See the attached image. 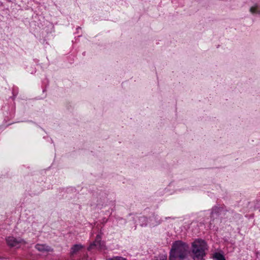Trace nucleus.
<instances>
[{
	"mask_svg": "<svg viewBox=\"0 0 260 260\" xmlns=\"http://www.w3.org/2000/svg\"><path fill=\"white\" fill-rule=\"evenodd\" d=\"M189 253V245L181 240L172 243L169 253V260H184Z\"/></svg>",
	"mask_w": 260,
	"mask_h": 260,
	"instance_id": "obj_1",
	"label": "nucleus"
},
{
	"mask_svg": "<svg viewBox=\"0 0 260 260\" xmlns=\"http://www.w3.org/2000/svg\"><path fill=\"white\" fill-rule=\"evenodd\" d=\"M208 249L207 243L201 239H196L191 243V251L194 260H202L206 255L205 251Z\"/></svg>",
	"mask_w": 260,
	"mask_h": 260,
	"instance_id": "obj_2",
	"label": "nucleus"
},
{
	"mask_svg": "<svg viewBox=\"0 0 260 260\" xmlns=\"http://www.w3.org/2000/svg\"><path fill=\"white\" fill-rule=\"evenodd\" d=\"M7 244L11 247L18 246L20 243H24V241L21 238H15L12 236H9L6 239Z\"/></svg>",
	"mask_w": 260,
	"mask_h": 260,
	"instance_id": "obj_3",
	"label": "nucleus"
},
{
	"mask_svg": "<svg viewBox=\"0 0 260 260\" xmlns=\"http://www.w3.org/2000/svg\"><path fill=\"white\" fill-rule=\"evenodd\" d=\"M101 236L100 235H98L96 237L95 241L92 243L88 247V250H90L92 249L94 247H96L98 248H101Z\"/></svg>",
	"mask_w": 260,
	"mask_h": 260,
	"instance_id": "obj_4",
	"label": "nucleus"
},
{
	"mask_svg": "<svg viewBox=\"0 0 260 260\" xmlns=\"http://www.w3.org/2000/svg\"><path fill=\"white\" fill-rule=\"evenodd\" d=\"M36 248L41 252H47L52 251L51 248L46 244H38L35 246Z\"/></svg>",
	"mask_w": 260,
	"mask_h": 260,
	"instance_id": "obj_5",
	"label": "nucleus"
},
{
	"mask_svg": "<svg viewBox=\"0 0 260 260\" xmlns=\"http://www.w3.org/2000/svg\"><path fill=\"white\" fill-rule=\"evenodd\" d=\"M221 211V209L218 207H214L212 209L211 212V216L212 218H215L219 215V212Z\"/></svg>",
	"mask_w": 260,
	"mask_h": 260,
	"instance_id": "obj_6",
	"label": "nucleus"
},
{
	"mask_svg": "<svg viewBox=\"0 0 260 260\" xmlns=\"http://www.w3.org/2000/svg\"><path fill=\"white\" fill-rule=\"evenodd\" d=\"M250 12L252 14H260V6L257 5H255L254 6L251 7L250 8Z\"/></svg>",
	"mask_w": 260,
	"mask_h": 260,
	"instance_id": "obj_7",
	"label": "nucleus"
},
{
	"mask_svg": "<svg viewBox=\"0 0 260 260\" xmlns=\"http://www.w3.org/2000/svg\"><path fill=\"white\" fill-rule=\"evenodd\" d=\"M83 248V246L81 244H75L71 248V254H74L77 252L81 250Z\"/></svg>",
	"mask_w": 260,
	"mask_h": 260,
	"instance_id": "obj_8",
	"label": "nucleus"
},
{
	"mask_svg": "<svg viewBox=\"0 0 260 260\" xmlns=\"http://www.w3.org/2000/svg\"><path fill=\"white\" fill-rule=\"evenodd\" d=\"M213 258L214 260H225L224 256L219 252H215L213 254Z\"/></svg>",
	"mask_w": 260,
	"mask_h": 260,
	"instance_id": "obj_9",
	"label": "nucleus"
},
{
	"mask_svg": "<svg viewBox=\"0 0 260 260\" xmlns=\"http://www.w3.org/2000/svg\"><path fill=\"white\" fill-rule=\"evenodd\" d=\"M109 260H125V258L120 256H116L109 258Z\"/></svg>",
	"mask_w": 260,
	"mask_h": 260,
	"instance_id": "obj_10",
	"label": "nucleus"
},
{
	"mask_svg": "<svg viewBox=\"0 0 260 260\" xmlns=\"http://www.w3.org/2000/svg\"><path fill=\"white\" fill-rule=\"evenodd\" d=\"M140 220H142V221L146 222V218L145 217H141L140 218Z\"/></svg>",
	"mask_w": 260,
	"mask_h": 260,
	"instance_id": "obj_11",
	"label": "nucleus"
},
{
	"mask_svg": "<svg viewBox=\"0 0 260 260\" xmlns=\"http://www.w3.org/2000/svg\"><path fill=\"white\" fill-rule=\"evenodd\" d=\"M161 260H167V257L166 256L163 257Z\"/></svg>",
	"mask_w": 260,
	"mask_h": 260,
	"instance_id": "obj_12",
	"label": "nucleus"
},
{
	"mask_svg": "<svg viewBox=\"0 0 260 260\" xmlns=\"http://www.w3.org/2000/svg\"><path fill=\"white\" fill-rule=\"evenodd\" d=\"M125 260H126V258H125Z\"/></svg>",
	"mask_w": 260,
	"mask_h": 260,
	"instance_id": "obj_13",
	"label": "nucleus"
}]
</instances>
